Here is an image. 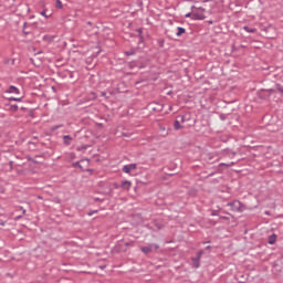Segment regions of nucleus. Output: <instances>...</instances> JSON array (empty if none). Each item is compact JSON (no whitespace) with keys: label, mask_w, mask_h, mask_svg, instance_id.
<instances>
[{"label":"nucleus","mask_w":283,"mask_h":283,"mask_svg":"<svg viewBox=\"0 0 283 283\" xmlns=\"http://www.w3.org/2000/svg\"><path fill=\"white\" fill-rule=\"evenodd\" d=\"M271 239V240H270ZM276 239V237H275V234H271L270 237H269V244H274L275 243V241H273V240H275Z\"/></svg>","instance_id":"nucleus-16"},{"label":"nucleus","mask_w":283,"mask_h":283,"mask_svg":"<svg viewBox=\"0 0 283 283\" xmlns=\"http://www.w3.org/2000/svg\"><path fill=\"white\" fill-rule=\"evenodd\" d=\"M202 255H205V250H200V251L197 253V262H200V258H202Z\"/></svg>","instance_id":"nucleus-13"},{"label":"nucleus","mask_w":283,"mask_h":283,"mask_svg":"<svg viewBox=\"0 0 283 283\" xmlns=\"http://www.w3.org/2000/svg\"><path fill=\"white\" fill-rule=\"evenodd\" d=\"M182 125L180 124V122L178 120V118L175 120L174 123V129H176V132H178V129H182Z\"/></svg>","instance_id":"nucleus-10"},{"label":"nucleus","mask_w":283,"mask_h":283,"mask_svg":"<svg viewBox=\"0 0 283 283\" xmlns=\"http://www.w3.org/2000/svg\"><path fill=\"white\" fill-rule=\"evenodd\" d=\"M82 149H86V147H85V146H82Z\"/></svg>","instance_id":"nucleus-34"},{"label":"nucleus","mask_w":283,"mask_h":283,"mask_svg":"<svg viewBox=\"0 0 283 283\" xmlns=\"http://www.w3.org/2000/svg\"><path fill=\"white\" fill-rule=\"evenodd\" d=\"M195 266H196V269H198L200 266V264L197 263V264H195Z\"/></svg>","instance_id":"nucleus-30"},{"label":"nucleus","mask_w":283,"mask_h":283,"mask_svg":"<svg viewBox=\"0 0 283 283\" xmlns=\"http://www.w3.org/2000/svg\"><path fill=\"white\" fill-rule=\"evenodd\" d=\"M243 30H245V32H249L250 34H253V32H255V29H251L249 27H244Z\"/></svg>","instance_id":"nucleus-17"},{"label":"nucleus","mask_w":283,"mask_h":283,"mask_svg":"<svg viewBox=\"0 0 283 283\" xmlns=\"http://www.w3.org/2000/svg\"><path fill=\"white\" fill-rule=\"evenodd\" d=\"M23 34H24V36H28V34H30V31H25V29H23Z\"/></svg>","instance_id":"nucleus-25"},{"label":"nucleus","mask_w":283,"mask_h":283,"mask_svg":"<svg viewBox=\"0 0 283 283\" xmlns=\"http://www.w3.org/2000/svg\"><path fill=\"white\" fill-rule=\"evenodd\" d=\"M61 127H63V124L54 125L51 127V132H56V129H61Z\"/></svg>","instance_id":"nucleus-14"},{"label":"nucleus","mask_w":283,"mask_h":283,"mask_svg":"<svg viewBox=\"0 0 283 283\" xmlns=\"http://www.w3.org/2000/svg\"><path fill=\"white\" fill-rule=\"evenodd\" d=\"M125 54H126V56H134L135 52L134 51H127Z\"/></svg>","instance_id":"nucleus-21"},{"label":"nucleus","mask_w":283,"mask_h":283,"mask_svg":"<svg viewBox=\"0 0 283 283\" xmlns=\"http://www.w3.org/2000/svg\"><path fill=\"white\" fill-rule=\"evenodd\" d=\"M136 167H137L136 164H128L123 166L122 171H124V174H129L130 171H134Z\"/></svg>","instance_id":"nucleus-4"},{"label":"nucleus","mask_w":283,"mask_h":283,"mask_svg":"<svg viewBox=\"0 0 283 283\" xmlns=\"http://www.w3.org/2000/svg\"><path fill=\"white\" fill-rule=\"evenodd\" d=\"M94 213H98V210H93V211L88 212L87 216L92 217V216H94Z\"/></svg>","instance_id":"nucleus-23"},{"label":"nucleus","mask_w":283,"mask_h":283,"mask_svg":"<svg viewBox=\"0 0 283 283\" xmlns=\"http://www.w3.org/2000/svg\"><path fill=\"white\" fill-rule=\"evenodd\" d=\"M209 249H211V245L206 247V251H209Z\"/></svg>","instance_id":"nucleus-29"},{"label":"nucleus","mask_w":283,"mask_h":283,"mask_svg":"<svg viewBox=\"0 0 283 283\" xmlns=\"http://www.w3.org/2000/svg\"><path fill=\"white\" fill-rule=\"evenodd\" d=\"M101 96H104V97H105V96H107V93L102 92V93H101Z\"/></svg>","instance_id":"nucleus-28"},{"label":"nucleus","mask_w":283,"mask_h":283,"mask_svg":"<svg viewBox=\"0 0 283 283\" xmlns=\"http://www.w3.org/2000/svg\"><path fill=\"white\" fill-rule=\"evenodd\" d=\"M72 140H73L72 136H70V135H64L63 136V144L64 145H66V146L72 145Z\"/></svg>","instance_id":"nucleus-7"},{"label":"nucleus","mask_w":283,"mask_h":283,"mask_svg":"<svg viewBox=\"0 0 283 283\" xmlns=\"http://www.w3.org/2000/svg\"><path fill=\"white\" fill-rule=\"evenodd\" d=\"M8 93H9V94H20V91H19V88H17V86L11 85V86H9V88H8Z\"/></svg>","instance_id":"nucleus-8"},{"label":"nucleus","mask_w":283,"mask_h":283,"mask_svg":"<svg viewBox=\"0 0 283 283\" xmlns=\"http://www.w3.org/2000/svg\"><path fill=\"white\" fill-rule=\"evenodd\" d=\"M122 189H124L125 191H129V189H132V181L129 180L122 181Z\"/></svg>","instance_id":"nucleus-6"},{"label":"nucleus","mask_w":283,"mask_h":283,"mask_svg":"<svg viewBox=\"0 0 283 283\" xmlns=\"http://www.w3.org/2000/svg\"><path fill=\"white\" fill-rule=\"evenodd\" d=\"M223 220H227V217H222Z\"/></svg>","instance_id":"nucleus-35"},{"label":"nucleus","mask_w":283,"mask_h":283,"mask_svg":"<svg viewBox=\"0 0 283 283\" xmlns=\"http://www.w3.org/2000/svg\"><path fill=\"white\" fill-rule=\"evenodd\" d=\"M211 216H218V211L212 210Z\"/></svg>","instance_id":"nucleus-27"},{"label":"nucleus","mask_w":283,"mask_h":283,"mask_svg":"<svg viewBox=\"0 0 283 283\" xmlns=\"http://www.w3.org/2000/svg\"><path fill=\"white\" fill-rule=\"evenodd\" d=\"M192 15H193V13H187V14H186V19H189V17L192 18Z\"/></svg>","instance_id":"nucleus-26"},{"label":"nucleus","mask_w":283,"mask_h":283,"mask_svg":"<svg viewBox=\"0 0 283 283\" xmlns=\"http://www.w3.org/2000/svg\"><path fill=\"white\" fill-rule=\"evenodd\" d=\"M148 109H150V112H163V109H165V105L158 102H151L148 104Z\"/></svg>","instance_id":"nucleus-2"},{"label":"nucleus","mask_w":283,"mask_h":283,"mask_svg":"<svg viewBox=\"0 0 283 283\" xmlns=\"http://www.w3.org/2000/svg\"><path fill=\"white\" fill-rule=\"evenodd\" d=\"M206 17L202 12H192V20L193 21H205Z\"/></svg>","instance_id":"nucleus-5"},{"label":"nucleus","mask_w":283,"mask_h":283,"mask_svg":"<svg viewBox=\"0 0 283 283\" xmlns=\"http://www.w3.org/2000/svg\"><path fill=\"white\" fill-rule=\"evenodd\" d=\"M9 101H15L17 103H21V97H9Z\"/></svg>","instance_id":"nucleus-19"},{"label":"nucleus","mask_w":283,"mask_h":283,"mask_svg":"<svg viewBox=\"0 0 283 283\" xmlns=\"http://www.w3.org/2000/svg\"><path fill=\"white\" fill-rule=\"evenodd\" d=\"M42 17H45V19H48V14H45V10L41 11L40 13Z\"/></svg>","instance_id":"nucleus-24"},{"label":"nucleus","mask_w":283,"mask_h":283,"mask_svg":"<svg viewBox=\"0 0 283 283\" xmlns=\"http://www.w3.org/2000/svg\"><path fill=\"white\" fill-rule=\"evenodd\" d=\"M86 23H87V25H92V22H90V21H88V22H86Z\"/></svg>","instance_id":"nucleus-31"},{"label":"nucleus","mask_w":283,"mask_h":283,"mask_svg":"<svg viewBox=\"0 0 283 283\" xmlns=\"http://www.w3.org/2000/svg\"><path fill=\"white\" fill-rule=\"evenodd\" d=\"M177 120L180 122V124L182 125V123H186L187 116H185V115H179V116H177Z\"/></svg>","instance_id":"nucleus-12"},{"label":"nucleus","mask_w":283,"mask_h":283,"mask_svg":"<svg viewBox=\"0 0 283 283\" xmlns=\"http://www.w3.org/2000/svg\"><path fill=\"white\" fill-rule=\"evenodd\" d=\"M23 25H24V28H25V25H28V22H24V24H23Z\"/></svg>","instance_id":"nucleus-33"},{"label":"nucleus","mask_w":283,"mask_h":283,"mask_svg":"<svg viewBox=\"0 0 283 283\" xmlns=\"http://www.w3.org/2000/svg\"><path fill=\"white\" fill-rule=\"evenodd\" d=\"M22 213H25V210H22Z\"/></svg>","instance_id":"nucleus-36"},{"label":"nucleus","mask_w":283,"mask_h":283,"mask_svg":"<svg viewBox=\"0 0 283 283\" xmlns=\"http://www.w3.org/2000/svg\"><path fill=\"white\" fill-rule=\"evenodd\" d=\"M275 88H276V91L280 92L281 96H283V85L280 84V83H276V84H275Z\"/></svg>","instance_id":"nucleus-11"},{"label":"nucleus","mask_w":283,"mask_h":283,"mask_svg":"<svg viewBox=\"0 0 283 283\" xmlns=\"http://www.w3.org/2000/svg\"><path fill=\"white\" fill-rule=\"evenodd\" d=\"M10 111L11 112H18L19 111V105H17V104L11 105Z\"/></svg>","instance_id":"nucleus-15"},{"label":"nucleus","mask_w":283,"mask_h":283,"mask_svg":"<svg viewBox=\"0 0 283 283\" xmlns=\"http://www.w3.org/2000/svg\"><path fill=\"white\" fill-rule=\"evenodd\" d=\"M199 10H201L202 12H205V9H202V8H199Z\"/></svg>","instance_id":"nucleus-32"},{"label":"nucleus","mask_w":283,"mask_h":283,"mask_svg":"<svg viewBox=\"0 0 283 283\" xmlns=\"http://www.w3.org/2000/svg\"><path fill=\"white\" fill-rule=\"evenodd\" d=\"M185 32H187V30L185 28L178 27L176 36H182V34H185Z\"/></svg>","instance_id":"nucleus-9"},{"label":"nucleus","mask_w":283,"mask_h":283,"mask_svg":"<svg viewBox=\"0 0 283 283\" xmlns=\"http://www.w3.org/2000/svg\"><path fill=\"white\" fill-rule=\"evenodd\" d=\"M266 92H268V95H269V96H271V94H275V90H273V88H270V90H268Z\"/></svg>","instance_id":"nucleus-22"},{"label":"nucleus","mask_w":283,"mask_h":283,"mask_svg":"<svg viewBox=\"0 0 283 283\" xmlns=\"http://www.w3.org/2000/svg\"><path fill=\"white\" fill-rule=\"evenodd\" d=\"M55 6L61 10L63 8V2L61 0H56Z\"/></svg>","instance_id":"nucleus-18"},{"label":"nucleus","mask_w":283,"mask_h":283,"mask_svg":"<svg viewBox=\"0 0 283 283\" xmlns=\"http://www.w3.org/2000/svg\"><path fill=\"white\" fill-rule=\"evenodd\" d=\"M154 249L156 251H158L160 249V245H158L157 243H150L146 247H143L142 251L145 253V255H148V253H151V251H154Z\"/></svg>","instance_id":"nucleus-3"},{"label":"nucleus","mask_w":283,"mask_h":283,"mask_svg":"<svg viewBox=\"0 0 283 283\" xmlns=\"http://www.w3.org/2000/svg\"><path fill=\"white\" fill-rule=\"evenodd\" d=\"M226 207H230L231 211H234V212H238V213L242 212V202H240L239 200L228 202L226 205Z\"/></svg>","instance_id":"nucleus-1"},{"label":"nucleus","mask_w":283,"mask_h":283,"mask_svg":"<svg viewBox=\"0 0 283 283\" xmlns=\"http://www.w3.org/2000/svg\"><path fill=\"white\" fill-rule=\"evenodd\" d=\"M137 32H138V36H139V39H143V29H137Z\"/></svg>","instance_id":"nucleus-20"}]
</instances>
